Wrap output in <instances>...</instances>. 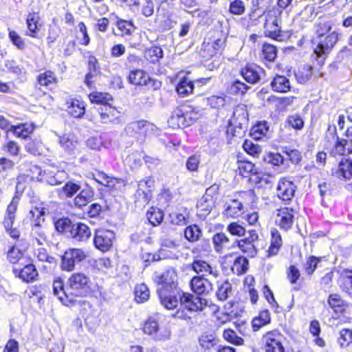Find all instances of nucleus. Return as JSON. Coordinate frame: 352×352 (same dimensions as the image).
I'll return each instance as SVG.
<instances>
[{
	"label": "nucleus",
	"mask_w": 352,
	"mask_h": 352,
	"mask_svg": "<svg viewBox=\"0 0 352 352\" xmlns=\"http://www.w3.org/2000/svg\"><path fill=\"white\" fill-rule=\"evenodd\" d=\"M153 280L157 285V292L161 304L168 309L175 308L178 305V300L175 296H171L170 292L177 287L176 270L170 267L162 273L155 272Z\"/></svg>",
	"instance_id": "nucleus-1"
},
{
	"label": "nucleus",
	"mask_w": 352,
	"mask_h": 352,
	"mask_svg": "<svg viewBox=\"0 0 352 352\" xmlns=\"http://www.w3.org/2000/svg\"><path fill=\"white\" fill-rule=\"evenodd\" d=\"M338 39L339 35L336 32H332L326 36L314 37L312 39L314 53L319 65L324 64L327 57L332 51Z\"/></svg>",
	"instance_id": "nucleus-2"
},
{
	"label": "nucleus",
	"mask_w": 352,
	"mask_h": 352,
	"mask_svg": "<svg viewBox=\"0 0 352 352\" xmlns=\"http://www.w3.org/2000/svg\"><path fill=\"white\" fill-rule=\"evenodd\" d=\"M283 12L279 9L273 8L266 13L265 22L264 23V34L266 36L282 41L287 36L281 31Z\"/></svg>",
	"instance_id": "nucleus-3"
},
{
	"label": "nucleus",
	"mask_w": 352,
	"mask_h": 352,
	"mask_svg": "<svg viewBox=\"0 0 352 352\" xmlns=\"http://www.w3.org/2000/svg\"><path fill=\"white\" fill-rule=\"evenodd\" d=\"M248 122V113L245 106H237L229 121L228 133L233 136H240L244 132Z\"/></svg>",
	"instance_id": "nucleus-4"
},
{
	"label": "nucleus",
	"mask_w": 352,
	"mask_h": 352,
	"mask_svg": "<svg viewBox=\"0 0 352 352\" xmlns=\"http://www.w3.org/2000/svg\"><path fill=\"white\" fill-rule=\"evenodd\" d=\"M90 283V278L87 275L77 272L69 278L67 285L71 296L74 298L76 296H85L89 291Z\"/></svg>",
	"instance_id": "nucleus-5"
},
{
	"label": "nucleus",
	"mask_w": 352,
	"mask_h": 352,
	"mask_svg": "<svg viewBox=\"0 0 352 352\" xmlns=\"http://www.w3.org/2000/svg\"><path fill=\"white\" fill-rule=\"evenodd\" d=\"M88 257L87 252L79 248H71L65 251L61 258V269L72 272L76 265L85 261Z\"/></svg>",
	"instance_id": "nucleus-6"
},
{
	"label": "nucleus",
	"mask_w": 352,
	"mask_h": 352,
	"mask_svg": "<svg viewBox=\"0 0 352 352\" xmlns=\"http://www.w3.org/2000/svg\"><path fill=\"white\" fill-rule=\"evenodd\" d=\"M115 239L114 232L109 230H98L94 234V244L98 250L107 252L112 248Z\"/></svg>",
	"instance_id": "nucleus-7"
},
{
	"label": "nucleus",
	"mask_w": 352,
	"mask_h": 352,
	"mask_svg": "<svg viewBox=\"0 0 352 352\" xmlns=\"http://www.w3.org/2000/svg\"><path fill=\"white\" fill-rule=\"evenodd\" d=\"M30 214L31 215V218H36L34 220H32V234L38 244L43 245L47 241L45 230L40 225L41 219L44 214V212L43 211V209H39L36 207L30 210Z\"/></svg>",
	"instance_id": "nucleus-8"
},
{
	"label": "nucleus",
	"mask_w": 352,
	"mask_h": 352,
	"mask_svg": "<svg viewBox=\"0 0 352 352\" xmlns=\"http://www.w3.org/2000/svg\"><path fill=\"white\" fill-rule=\"evenodd\" d=\"M94 111L98 113V120L102 123L119 122L120 111L109 104L95 107Z\"/></svg>",
	"instance_id": "nucleus-9"
},
{
	"label": "nucleus",
	"mask_w": 352,
	"mask_h": 352,
	"mask_svg": "<svg viewBox=\"0 0 352 352\" xmlns=\"http://www.w3.org/2000/svg\"><path fill=\"white\" fill-rule=\"evenodd\" d=\"M179 300L181 305L190 311H202L208 305L206 299L194 296L189 293H183L179 296Z\"/></svg>",
	"instance_id": "nucleus-10"
},
{
	"label": "nucleus",
	"mask_w": 352,
	"mask_h": 352,
	"mask_svg": "<svg viewBox=\"0 0 352 352\" xmlns=\"http://www.w3.org/2000/svg\"><path fill=\"white\" fill-rule=\"evenodd\" d=\"M191 290L197 295H208L213 290L211 281L204 276L192 277L190 283Z\"/></svg>",
	"instance_id": "nucleus-11"
},
{
	"label": "nucleus",
	"mask_w": 352,
	"mask_h": 352,
	"mask_svg": "<svg viewBox=\"0 0 352 352\" xmlns=\"http://www.w3.org/2000/svg\"><path fill=\"white\" fill-rule=\"evenodd\" d=\"M143 331L145 333L153 336L157 340H165L170 338V332L166 329L160 331L157 321L149 318L144 323Z\"/></svg>",
	"instance_id": "nucleus-12"
},
{
	"label": "nucleus",
	"mask_w": 352,
	"mask_h": 352,
	"mask_svg": "<svg viewBox=\"0 0 352 352\" xmlns=\"http://www.w3.org/2000/svg\"><path fill=\"white\" fill-rule=\"evenodd\" d=\"M296 186L285 178H281L276 187L277 196L283 201H291L294 197Z\"/></svg>",
	"instance_id": "nucleus-13"
},
{
	"label": "nucleus",
	"mask_w": 352,
	"mask_h": 352,
	"mask_svg": "<svg viewBox=\"0 0 352 352\" xmlns=\"http://www.w3.org/2000/svg\"><path fill=\"white\" fill-rule=\"evenodd\" d=\"M280 339L281 335L278 331L267 332L264 336L266 352H284Z\"/></svg>",
	"instance_id": "nucleus-14"
},
{
	"label": "nucleus",
	"mask_w": 352,
	"mask_h": 352,
	"mask_svg": "<svg viewBox=\"0 0 352 352\" xmlns=\"http://www.w3.org/2000/svg\"><path fill=\"white\" fill-rule=\"evenodd\" d=\"M53 294L66 306H68L70 303L75 301V299L70 294V290H68V286L67 285L66 290L64 289V284L60 278H58L54 281Z\"/></svg>",
	"instance_id": "nucleus-15"
},
{
	"label": "nucleus",
	"mask_w": 352,
	"mask_h": 352,
	"mask_svg": "<svg viewBox=\"0 0 352 352\" xmlns=\"http://www.w3.org/2000/svg\"><path fill=\"white\" fill-rule=\"evenodd\" d=\"M264 70L256 65H248L241 71L243 78L249 83L256 84L261 79Z\"/></svg>",
	"instance_id": "nucleus-16"
},
{
	"label": "nucleus",
	"mask_w": 352,
	"mask_h": 352,
	"mask_svg": "<svg viewBox=\"0 0 352 352\" xmlns=\"http://www.w3.org/2000/svg\"><path fill=\"white\" fill-rule=\"evenodd\" d=\"M278 226L285 230H289L294 223V210L284 208L279 210L276 220Z\"/></svg>",
	"instance_id": "nucleus-17"
},
{
	"label": "nucleus",
	"mask_w": 352,
	"mask_h": 352,
	"mask_svg": "<svg viewBox=\"0 0 352 352\" xmlns=\"http://www.w3.org/2000/svg\"><path fill=\"white\" fill-rule=\"evenodd\" d=\"M70 232L72 238L78 241H85L91 236L89 228L83 223L73 224Z\"/></svg>",
	"instance_id": "nucleus-18"
},
{
	"label": "nucleus",
	"mask_w": 352,
	"mask_h": 352,
	"mask_svg": "<svg viewBox=\"0 0 352 352\" xmlns=\"http://www.w3.org/2000/svg\"><path fill=\"white\" fill-rule=\"evenodd\" d=\"M13 272L16 276H18L21 279L25 282L34 281L38 276L37 270L35 266L32 264L25 265L21 270L14 269Z\"/></svg>",
	"instance_id": "nucleus-19"
},
{
	"label": "nucleus",
	"mask_w": 352,
	"mask_h": 352,
	"mask_svg": "<svg viewBox=\"0 0 352 352\" xmlns=\"http://www.w3.org/2000/svg\"><path fill=\"white\" fill-rule=\"evenodd\" d=\"M270 1L271 0H252V7L248 14L250 20L255 21L263 15H265L266 17L267 11L265 10V3Z\"/></svg>",
	"instance_id": "nucleus-20"
},
{
	"label": "nucleus",
	"mask_w": 352,
	"mask_h": 352,
	"mask_svg": "<svg viewBox=\"0 0 352 352\" xmlns=\"http://www.w3.org/2000/svg\"><path fill=\"white\" fill-rule=\"evenodd\" d=\"M58 142L60 147L68 154L74 153L78 145V142L74 137L68 134L58 135Z\"/></svg>",
	"instance_id": "nucleus-21"
},
{
	"label": "nucleus",
	"mask_w": 352,
	"mask_h": 352,
	"mask_svg": "<svg viewBox=\"0 0 352 352\" xmlns=\"http://www.w3.org/2000/svg\"><path fill=\"white\" fill-rule=\"evenodd\" d=\"M192 269L197 274L205 277L207 274H211L214 277L219 276L217 271H213L212 267L206 261L202 260H195L192 263Z\"/></svg>",
	"instance_id": "nucleus-22"
},
{
	"label": "nucleus",
	"mask_w": 352,
	"mask_h": 352,
	"mask_svg": "<svg viewBox=\"0 0 352 352\" xmlns=\"http://www.w3.org/2000/svg\"><path fill=\"white\" fill-rule=\"evenodd\" d=\"M270 85L272 90L277 92L286 93L291 89L289 79L284 76L276 75Z\"/></svg>",
	"instance_id": "nucleus-23"
},
{
	"label": "nucleus",
	"mask_w": 352,
	"mask_h": 352,
	"mask_svg": "<svg viewBox=\"0 0 352 352\" xmlns=\"http://www.w3.org/2000/svg\"><path fill=\"white\" fill-rule=\"evenodd\" d=\"M128 79L130 83L135 85H146L148 84V81L151 80L148 75L142 69L131 71Z\"/></svg>",
	"instance_id": "nucleus-24"
},
{
	"label": "nucleus",
	"mask_w": 352,
	"mask_h": 352,
	"mask_svg": "<svg viewBox=\"0 0 352 352\" xmlns=\"http://www.w3.org/2000/svg\"><path fill=\"white\" fill-rule=\"evenodd\" d=\"M40 15L37 12L30 13L27 17L26 23L28 29L30 32L29 36L36 37L37 31L41 27L40 23Z\"/></svg>",
	"instance_id": "nucleus-25"
},
{
	"label": "nucleus",
	"mask_w": 352,
	"mask_h": 352,
	"mask_svg": "<svg viewBox=\"0 0 352 352\" xmlns=\"http://www.w3.org/2000/svg\"><path fill=\"white\" fill-rule=\"evenodd\" d=\"M67 111L74 118H81L85 112L82 102L72 99L67 102Z\"/></svg>",
	"instance_id": "nucleus-26"
},
{
	"label": "nucleus",
	"mask_w": 352,
	"mask_h": 352,
	"mask_svg": "<svg viewBox=\"0 0 352 352\" xmlns=\"http://www.w3.org/2000/svg\"><path fill=\"white\" fill-rule=\"evenodd\" d=\"M212 243L218 253H222L226 249H228L230 243L228 237L223 232L215 234L212 237Z\"/></svg>",
	"instance_id": "nucleus-27"
},
{
	"label": "nucleus",
	"mask_w": 352,
	"mask_h": 352,
	"mask_svg": "<svg viewBox=\"0 0 352 352\" xmlns=\"http://www.w3.org/2000/svg\"><path fill=\"white\" fill-rule=\"evenodd\" d=\"M185 118L184 117L182 107H177L175 109L170 118L168 120V125L175 129V128H182L186 127V124H185Z\"/></svg>",
	"instance_id": "nucleus-28"
},
{
	"label": "nucleus",
	"mask_w": 352,
	"mask_h": 352,
	"mask_svg": "<svg viewBox=\"0 0 352 352\" xmlns=\"http://www.w3.org/2000/svg\"><path fill=\"white\" fill-rule=\"evenodd\" d=\"M232 294V287L231 283L228 280L222 283L217 282V290L216 296L219 300H226Z\"/></svg>",
	"instance_id": "nucleus-29"
},
{
	"label": "nucleus",
	"mask_w": 352,
	"mask_h": 352,
	"mask_svg": "<svg viewBox=\"0 0 352 352\" xmlns=\"http://www.w3.org/2000/svg\"><path fill=\"white\" fill-rule=\"evenodd\" d=\"M332 28L330 21L320 18L314 25L315 37L326 36Z\"/></svg>",
	"instance_id": "nucleus-30"
},
{
	"label": "nucleus",
	"mask_w": 352,
	"mask_h": 352,
	"mask_svg": "<svg viewBox=\"0 0 352 352\" xmlns=\"http://www.w3.org/2000/svg\"><path fill=\"white\" fill-rule=\"evenodd\" d=\"M271 236V244L268 250V254L270 256H275L282 246L283 241L280 232L276 229L272 230Z\"/></svg>",
	"instance_id": "nucleus-31"
},
{
	"label": "nucleus",
	"mask_w": 352,
	"mask_h": 352,
	"mask_svg": "<svg viewBox=\"0 0 352 352\" xmlns=\"http://www.w3.org/2000/svg\"><path fill=\"white\" fill-rule=\"evenodd\" d=\"M201 236L202 230L196 224L190 225L184 230V237L190 243H195L199 241Z\"/></svg>",
	"instance_id": "nucleus-32"
},
{
	"label": "nucleus",
	"mask_w": 352,
	"mask_h": 352,
	"mask_svg": "<svg viewBox=\"0 0 352 352\" xmlns=\"http://www.w3.org/2000/svg\"><path fill=\"white\" fill-rule=\"evenodd\" d=\"M219 340L213 334H202L199 338V344L202 349L210 350L217 346Z\"/></svg>",
	"instance_id": "nucleus-33"
},
{
	"label": "nucleus",
	"mask_w": 352,
	"mask_h": 352,
	"mask_svg": "<svg viewBox=\"0 0 352 352\" xmlns=\"http://www.w3.org/2000/svg\"><path fill=\"white\" fill-rule=\"evenodd\" d=\"M270 313L268 310H263L259 313L252 321V327L254 331L270 322Z\"/></svg>",
	"instance_id": "nucleus-34"
},
{
	"label": "nucleus",
	"mask_w": 352,
	"mask_h": 352,
	"mask_svg": "<svg viewBox=\"0 0 352 352\" xmlns=\"http://www.w3.org/2000/svg\"><path fill=\"white\" fill-rule=\"evenodd\" d=\"M184 117L185 118V124L186 126H190L199 118V111L192 106H181Z\"/></svg>",
	"instance_id": "nucleus-35"
},
{
	"label": "nucleus",
	"mask_w": 352,
	"mask_h": 352,
	"mask_svg": "<svg viewBox=\"0 0 352 352\" xmlns=\"http://www.w3.org/2000/svg\"><path fill=\"white\" fill-rule=\"evenodd\" d=\"M268 131L269 127L265 122H259L252 127L250 134L253 139L259 140L266 137Z\"/></svg>",
	"instance_id": "nucleus-36"
},
{
	"label": "nucleus",
	"mask_w": 352,
	"mask_h": 352,
	"mask_svg": "<svg viewBox=\"0 0 352 352\" xmlns=\"http://www.w3.org/2000/svg\"><path fill=\"white\" fill-rule=\"evenodd\" d=\"M338 173L346 179L352 178V160L342 159L338 166Z\"/></svg>",
	"instance_id": "nucleus-37"
},
{
	"label": "nucleus",
	"mask_w": 352,
	"mask_h": 352,
	"mask_svg": "<svg viewBox=\"0 0 352 352\" xmlns=\"http://www.w3.org/2000/svg\"><path fill=\"white\" fill-rule=\"evenodd\" d=\"M162 248H161L160 253L162 256L164 258H177V255L176 254L170 252V254H168V250L166 248H171V249H175L177 248L179 245L178 243L170 239H164L162 241Z\"/></svg>",
	"instance_id": "nucleus-38"
},
{
	"label": "nucleus",
	"mask_w": 352,
	"mask_h": 352,
	"mask_svg": "<svg viewBox=\"0 0 352 352\" xmlns=\"http://www.w3.org/2000/svg\"><path fill=\"white\" fill-rule=\"evenodd\" d=\"M193 89L194 82L186 78L181 80L176 87L177 94L182 97L192 93Z\"/></svg>",
	"instance_id": "nucleus-39"
},
{
	"label": "nucleus",
	"mask_w": 352,
	"mask_h": 352,
	"mask_svg": "<svg viewBox=\"0 0 352 352\" xmlns=\"http://www.w3.org/2000/svg\"><path fill=\"white\" fill-rule=\"evenodd\" d=\"M248 260L244 256H238L232 267V270L237 275L244 274L248 269Z\"/></svg>",
	"instance_id": "nucleus-40"
},
{
	"label": "nucleus",
	"mask_w": 352,
	"mask_h": 352,
	"mask_svg": "<svg viewBox=\"0 0 352 352\" xmlns=\"http://www.w3.org/2000/svg\"><path fill=\"white\" fill-rule=\"evenodd\" d=\"M243 208L242 203L236 200H233L225 210L224 214L227 217L236 218L242 213Z\"/></svg>",
	"instance_id": "nucleus-41"
},
{
	"label": "nucleus",
	"mask_w": 352,
	"mask_h": 352,
	"mask_svg": "<svg viewBox=\"0 0 352 352\" xmlns=\"http://www.w3.org/2000/svg\"><path fill=\"white\" fill-rule=\"evenodd\" d=\"M135 300L138 302L142 303L146 301L149 298V289L145 284H140L135 287Z\"/></svg>",
	"instance_id": "nucleus-42"
},
{
	"label": "nucleus",
	"mask_w": 352,
	"mask_h": 352,
	"mask_svg": "<svg viewBox=\"0 0 352 352\" xmlns=\"http://www.w3.org/2000/svg\"><path fill=\"white\" fill-rule=\"evenodd\" d=\"M311 68L309 66H304L295 74L297 81L301 84L307 82L311 78Z\"/></svg>",
	"instance_id": "nucleus-43"
},
{
	"label": "nucleus",
	"mask_w": 352,
	"mask_h": 352,
	"mask_svg": "<svg viewBox=\"0 0 352 352\" xmlns=\"http://www.w3.org/2000/svg\"><path fill=\"white\" fill-rule=\"evenodd\" d=\"M25 149L32 155H39L43 153V144L40 140H30L25 144Z\"/></svg>",
	"instance_id": "nucleus-44"
},
{
	"label": "nucleus",
	"mask_w": 352,
	"mask_h": 352,
	"mask_svg": "<svg viewBox=\"0 0 352 352\" xmlns=\"http://www.w3.org/2000/svg\"><path fill=\"white\" fill-rule=\"evenodd\" d=\"M245 3L242 0H233L229 5V12L234 15H242L245 13Z\"/></svg>",
	"instance_id": "nucleus-45"
},
{
	"label": "nucleus",
	"mask_w": 352,
	"mask_h": 352,
	"mask_svg": "<svg viewBox=\"0 0 352 352\" xmlns=\"http://www.w3.org/2000/svg\"><path fill=\"white\" fill-rule=\"evenodd\" d=\"M38 82L41 86L48 87L56 82L55 75L51 71H47L38 76Z\"/></svg>",
	"instance_id": "nucleus-46"
},
{
	"label": "nucleus",
	"mask_w": 352,
	"mask_h": 352,
	"mask_svg": "<svg viewBox=\"0 0 352 352\" xmlns=\"http://www.w3.org/2000/svg\"><path fill=\"white\" fill-rule=\"evenodd\" d=\"M237 246L241 252L247 254L250 257H254L257 254V249L256 244L245 243V242H241L236 241Z\"/></svg>",
	"instance_id": "nucleus-47"
},
{
	"label": "nucleus",
	"mask_w": 352,
	"mask_h": 352,
	"mask_svg": "<svg viewBox=\"0 0 352 352\" xmlns=\"http://www.w3.org/2000/svg\"><path fill=\"white\" fill-rule=\"evenodd\" d=\"M34 131V126L32 124H23L15 126L13 129L14 134L18 137L22 138H26L28 135L32 133Z\"/></svg>",
	"instance_id": "nucleus-48"
},
{
	"label": "nucleus",
	"mask_w": 352,
	"mask_h": 352,
	"mask_svg": "<svg viewBox=\"0 0 352 352\" xmlns=\"http://www.w3.org/2000/svg\"><path fill=\"white\" fill-rule=\"evenodd\" d=\"M223 336L224 339L235 345H242L243 344V340L242 338L238 336L236 333L232 329H226L223 331Z\"/></svg>",
	"instance_id": "nucleus-49"
},
{
	"label": "nucleus",
	"mask_w": 352,
	"mask_h": 352,
	"mask_svg": "<svg viewBox=\"0 0 352 352\" xmlns=\"http://www.w3.org/2000/svg\"><path fill=\"white\" fill-rule=\"evenodd\" d=\"M208 104L213 109L223 107L226 103V97L221 96H211L206 98Z\"/></svg>",
	"instance_id": "nucleus-50"
},
{
	"label": "nucleus",
	"mask_w": 352,
	"mask_h": 352,
	"mask_svg": "<svg viewBox=\"0 0 352 352\" xmlns=\"http://www.w3.org/2000/svg\"><path fill=\"white\" fill-rule=\"evenodd\" d=\"M352 342V330L349 329H343L340 331V337L338 343L341 347L344 348Z\"/></svg>",
	"instance_id": "nucleus-51"
},
{
	"label": "nucleus",
	"mask_w": 352,
	"mask_h": 352,
	"mask_svg": "<svg viewBox=\"0 0 352 352\" xmlns=\"http://www.w3.org/2000/svg\"><path fill=\"white\" fill-rule=\"evenodd\" d=\"M152 127V124L149 122L146 121H138L130 124L127 127V130L132 129L133 131H135V133H144Z\"/></svg>",
	"instance_id": "nucleus-52"
},
{
	"label": "nucleus",
	"mask_w": 352,
	"mask_h": 352,
	"mask_svg": "<svg viewBox=\"0 0 352 352\" xmlns=\"http://www.w3.org/2000/svg\"><path fill=\"white\" fill-rule=\"evenodd\" d=\"M328 131L331 132L333 136L336 135V144L335 145V150H336V154L338 155H343L344 153V147L345 144L346 143V141L345 140H339V138L336 135V126H329L328 127Z\"/></svg>",
	"instance_id": "nucleus-53"
},
{
	"label": "nucleus",
	"mask_w": 352,
	"mask_h": 352,
	"mask_svg": "<svg viewBox=\"0 0 352 352\" xmlns=\"http://www.w3.org/2000/svg\"><path fill=\"white\" fill-rule=\"evenodd\" d=\"M163 56V51L160 47H154L146 50L145 53V57L151 63H155L159 60L160 58Z\"/></svg>",
	"instance_id": "nucleus-54"
},
{
	"label": "nucleus",
	"mask_w": 352,
	"mask_h": 352,
	"mask_svg": "<svg viewBox=\"0 0 352 352\" xmlns=\"http://www.w3.org/2000/svg\"><path fill=\"white\" fill-rule=\"evenodd\" d=\"M263 54L265 60L272 62L277 56L276 47L273 45L265 43L263 45Z\"/></svg>",
	"instance_id": "nucleus-55"
},
{
	"label": "nucleus",
	"mask_w": 352,
	"mask_h": 352,
	"mask_svg": "<svg viewBox=\"0 0 352 352\" xmlns=\"http://www.w3.org/2000/svg\"><path fill=\"white\" fill-rule=\"evenodd\" d=\"M146 216L150 223L154 226L159 225L163 220V214L159 210H148Z\"/></svg>",
	"instance_id": "nucleus-56"
},
{
	"label": "nucleus",
	"mask_w": 352,
	"mask_h": 352,
	"mask_svg": "<svg viewBox=\"0 0 352 352\" xmlns=\"http://www.w3.org/2000/svg\"><path fill=\"white\" fill-rule=\"evenodd\" d=\"M320 258L314 256H309L304 264V270L307 275H311L317 267Z\"/></svg>",
	"instance_id": "nucleus-57"
},
{
	"label": "nucleus",
	"mask_w": 352,
	"mask_h": 352,
	"mask_svg": "<svg viewBox=\"0 0 352 352\" xmlns=\"http://www.w3.org/2000/svg\"><path fill=\"white\" fill-rule=\"evenodd\" d=\"M200 162L201 156L199 155H192L188 158L186 161V168L191 172L197 171L198 170Z\"/></svg>",
	"instance_id": "nucleus-58"
},
{
	"label": "nucleus",
	"mask_w": 352,
	"mask_h": 352,
	"mask_svg": "<svg viewBox=\"0 0 352 352\" xmlns=\"http://www.w3.org/2000/svg\"><path fill=\"white\" fill-rule=\"evenodd\" d=\"M89 98L91 102H95L99 106L108 104L107 101L109 100L110 96L109 94H103L100 92H95L90 94Z\"/></svg>",
	"instance_id": "nucleus-59"
},
{
	"label": "nucleus",
	"mask_w": 352,
	"mask_h": 352,
	"mask_svg": "<svg viewBox=\"0 0 352 352\" xmlns=\"http://www.w3.org/2000/svg\"><path fill=\"white\" fill-rule=\"evenodd\" d=\"M34 254L38 261L42 262H47L49 263H53L55 258L48 254L46 249L40 248L34 251Z\"/></svg>",
	"instance_id": "nucleus-60"
},
{
	"label": "nucleus",
	"mask_w": 352,
	"mask_h": 352,
	"mask_svg": "<svg viewBox=\"0 0 352 352\" xmlns=\"http://www.w3.org/2000/svg\"><path fill=\"white\" fill-rule=\"evenodd\" d=\"M89 199V192L86 190H82L74 199V204L80 208L82 206H85L88 204Z\"/></svg>",
	"instance_id": "nucleus-61"
},
{
	"label": "nucleus",
	"mask_w": 352,
	"mask_h": 352,
	"mask_svg": "<svg viewBox=\"0 0 352 352\" xmlns=\"http://www.w3.org/2000/svg\"><path fill=\"white\" fill-rule=\"evenodd\" d=\"M250 87L241 82L239 80H236L230 86V91L235 94H244Z\"/></svg>",
	"instance_id": "nucleus-62"
},
{
	"label": "nucleus",
	"mask_w": 352,
	"mask_h": 352,
	"mask_svg": "<svg viewBox=\"0 0 352 352\" xmlns=\"http://www.w3.org/2000/svg\"><path fill=\"white\" fill-rule=\"evenodd\" d=\"M227 230L231 234L238 236H244L246 232L244 227L236 222L230 223L228 226Z\"/></svg>",
	"instance_id": "nucleus-63"
},
{
	"label": "nucleus",
	"mask_w": 352,
	"mask_h": 352,
	"mask_svg": "<svg viewBox=\"0 0 352 352\" xmlns=\"http://www.w3.org/2000/svg\"><path fill=\"white\" fill-rule=\"evenodd\" d=\"M72 226L71 221L67 218L60 219L55 223L56 229L59 232H65L68 230L70 231Z\"/></svg>",
	"instance_id": "nucleus-64"
}]
</instances>
